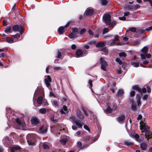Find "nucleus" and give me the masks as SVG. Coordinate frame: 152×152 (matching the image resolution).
<instances>
[{"label": "nucleus", "mask_w": 152, "mask_h": 152, "mask_svg": "<svg viewBox=\"0 0 152 152\" xmlns=\"http://www.w3.org/2000/svg\"><path fill=\"white\" fill-rule=\"evenodd\" d=\"M140 124V129L141 130L142 132H144L145 133V138L148 140L149 139L152 137V134L150 133L149 132V128L146 126L143 122H141Z\"/></svg>", "instance_id": "1"}, {"label": "nucleus", "mask_w": 152, "mask_h": 152, "mask_svg": "<svg viewBox=\"0 0 152 152\" xmlns=\"http://www.w3.org/2000/svg\"><path fill=\"white\" fill-rule=\"evenodd\" d=\"M87 53V51L83 50L80 49H77L75 53L76 57L78 58L85 56Z\"/></svg>", "instance_id": "2"}, {"label": "nucleus", "mask_w": 152, "mask_h": 152, "mask_svg": "<svg viewBox=\"0 0 152 152\" xmlns=\"http://www.w3.org/2000/svg\"><path fill=\"white\" fill-rule=\"evenodd\" d=\"M102 19L103 22L107 25L111 20V16L109 14H104L103 16Z\"/></svg>", "instance_id": "3"}, {"label": "nucleus", "mask_w": 152, "mask_h": 152, "mask_svg": "<svg viewBox=\"0 0 152 152\" xmlns=\"http://www.w3.org/2000/svg\"><path fill=\"white\" fill-rule=\"evenodd\" d=\"M100 60L101 64V69L104 71H106V67L107 66V63L104 59L102 58H100Z\"/></svg>", "instance_id": "4"}, {"label": "nucleus", "mask_w": 152, "mask_h": 152, "mask_svg": "<svg viewBox=\"0 0 152 152\" xmlns=\"http://www.w3.org/2000/svg\"><path fill=\"white\" fill-rule=\"evenodd\" d=\"M83 140L86 142H88L89 144H91L93 142V139L91 137L90 135H86L84 136Z\"/></svg>", "instance_id": "5"}, {"label": "nucleus", "mask_w": 152, "mask_h": 152, "mask_svg": "<svg viewBox=\"0 0 152 152\" xmlns=\"http://www.w3.org/2000/svg\"><path fill=\"white\" fill-rule=\"evenodd\" d=\"M51 81L50 77L49 75L47 76V77L45 79V82L47 86L49 88H51L50 83Z\"/></svg>", "instance_id": "6"}, {"label": "nucleus", "mask_w": 152, "mask_h": 152, "mask_svg": "<svg viewBox=\"0 0 152 152\" xmlns=\"http://www.w3.org/2000/svg\"><path fill=\"white\" fill-rule=\"evenodd\" d=\"M125 117V115H124L122 114L118 117L116 120L118 122L121 123L124 121Z\"/></svg>", "instance_id": "7"}, {"label": "nucleus", "mask_w": 152, "mask_h": 152, "mask_svg": "<svg viewBox=\"0 0 152 152\" xmlns=\"http://www.w3.org/2000/svg\"><path fill=\"white\" fill-rule=\"evenodd\" d=\"M76 126L79 128H82V126L84 124L80 120L77 119V120L75 121L74 123Z\"/></svg>", "instance_id": "8"}, {"label": "nucleus", "mask_w": 152, "mask_h": 152, "mask_svg": "<svg viewBox=\"0 0 152 152\" xmlns=\"http://www.w3.org/2000/svg\"><path fill=\"white\" fill-rule=\"evenodd\" d=\"M94 12V10L92 9L87 8L85 11V13L87 16H89L92 15Z\"/></svg>", "instance_id": "9"}, {"label": "nucleus", "mask_w": 152, "mask_h": 152, "mask_svg": "<svg viewBox=\"0 0 152 152\" xmlns=\"http://www.w3.org/2000/svg\"><path fill=\"white\" fill-rule=\"evenodd\" d=\"M31 123L32 124L36 125L39 123V120L36 117H33L31 120Z\"/></svg>", "instance_id": "10"}, {"label": "nucleus", "mask_w": 152, "mask_h": 152, "mask_svg": "<svg viewBox=\"0 0 152 152\" xmlns=\"http://www.w3.org/2000/svg\"><path fill=\"white\" fill-rule=\"evenodd\" d=\"M77 117L81 119H83L84 116L82 112L80 110H78L77 112Z\"/></svg>", "instance_id": "11"}, {"label": "nucleus", "mask_w": 152, "mask_h": 152, "mask_svg": "<svg viewBox=\"0 0 152 152\" xmlns=\"http://www.w3.org/2000/svg\"><path fill=\"white\" fill-rule=\"evenodd\" d=\"M21 148L18 145L15 146L11 148V152H15V151L18 150H20Z\"/></svg>", "instance_id": "12"}, {"label": "nucleus", "mask_w": 152, "mask_h": 152, "mask_svg": "<svg viewBox=\"0 0 152 152\" xmlns=\"http://www.w3.org/2000/svg\"><path fill=\"white\" fill-rule=\"evenodd\" d=\"M106 44V42H99L96 45V48H99L100 47L104 46Z\"/></svg>", "instance_id": "13"}, {"label": "nucleus", "mask_w": 152, "mask_h": 152, "mask_svg": "<svg viewBox=\"0 0 152 152\" xmlns=\"http://www.w3.org/2000/svg\"><path fill=\"white\" fill-rule=\"evenodd\" d=\"M116 42L115 40H111L107 42V45L110 46H113L115 45Z\"/></svg>", "instance_id": "14"}, {"label": "nucleus", "mask_w": 152, "mask_h": 152, "mask_svg": "<svg viewBox=\"0 0 152 152\" xmlns=\"http://www.w3.org/2000/svg\"><path fill=\"white\" fill-rule=\"evenodd\" d=\"M140 146L142 150H145L147 148V144L145 142H142L140 145Z\"/></svg>", "instance_id": "15"}, {"label": "nucleus", "mask_w": 152, "mask_h": 152, "mask_svg": "<svg viewBox=\"0 0 152 152\" xmlns=\"http://www.w3.org/2000/svg\"><path fill=\"white\" fill-rule=\"evenodd\" d=\"M64 27L61 26L59 27L58 29V34H61L64 32Z\"/></svg>", "instance_id": "16"}, {"label": "nucleus", "mask_w": 152, "mask_h": 152, "mask_svg": "<svg viewBox=\"0 0 152 152\" xmlns=\"http://www.w3.org/2000/svg\"><path fill=\"white\" fill-rule=\"evenodd\" d=\"M148 47L147 46L144 47L141 50V52L145 54H146L148 51Z\"/></svg>", "instance_id": "17"}, {"label": "nucleus", "mask_w": 152, "mask_h": 152, "mask_svg": "<svg viewBox=\"0 0 152 152\" xmlns=\"http://www.w3.org/2000/svg\"><path fill=\"white\" fill-rule=\"evenodd\" d=\"M12 29L14 31L18 32V31L20 29V27L18 25H15L12 27Z\"/></svg>", "instance_id": "18"}, {"label": "nucleus", "mask_w": 152, "mask_h": 152, "mask_svg": "<svg viewBox=\"0 0 152 152\" xmlns=\"http://www.w3.org/2000/svg\"><path fill=\"white\" fill-rule=\"evenodd\" d=\"M134 90H136L140 93H141V89L137 85H135L133 86L132 87Z\"/></svg>", "instance_id": "19"}, {"label": "nucleus", "mask_w": 152, "mask_h": 152, "mask_svg": "<svg viewBox=\"0 0 152 152\" xmlns=\"http://www.w3.org/2000/svg\"><path fill=\"white\" fill-rule=\"evenodd\" d=\"M48 108H41L39 110V113L42 114H45L47 111H48Z\"/></svg>", "instance_id": "20"}, {"label": "nucleus", "mask_w": 152, "mask_h": 152, "mask_svg": "<svg viewBox=\"0 0 152 152\" xmlns=\"http://www.w3.org/2000/svg\"><path fill=\"white\" fill-rule=\"evenodd\" d=\"M67 107L65 105H64L62 109L60 110V112L61 114L66 113L65 112H67Z\"/></svg>", "instance_id": "21"}, {"label": "nucleus", "mask_w": 152, "mask_h": 152, "mask_svg": "<svg viewBox=\"0 0 152 152\" xmlns=\"http://www.w3.org/2000/svg\"><path fill=\"white\" fill-rule=\"evenodd\" d=\"M106 112L107 113H110L113 112V110L112 108L111 107V106H108L107 108L105 110Z\"/></svg>", "instance_id": "22"}, {"label": "nucleus", "mask_w": 152, "mask_h": 152, "mask_svg": "<svg viewBox=\"0 0 152 152\" xmlns=\"http://www.w3.org/2000/svg\"><path fill=\"white\" fill-rule=\"evenodd\" d=\"M124 90L122 89H119L117 92V95L118 96L121 97L124 94Z\"/></svg>", "instance_id": "23"}, {"label": "nucleus", "mask_w": 152, "mask_h": 152, "mask_svg": "<svg viewBox=\"0 0 152 152\" xmlns=\"http://www.w3.org/2000/svg\"><path fill=\"white\" fill-rule=\"evenodd\" d=\"M116 23V22L115 21L113 20L111 22L110 20V22L107 25H110V26L112 27L115 26Z\"/></svg>", "instance_id": "24"}, {"label": "nucleus", "mask_w": 152, "mask_h": 152, "mask_svg": "<svg viewBox=\"0 0 152 152\" xmlns=\"http://www.w3.org/2000/svg\"><path fill=\"white\" fill-rule=\"evenodd\" d=\"M119 56L121 58H125L126 56V53L124 52H121L119 53Z\"/></svg>", "instance_id": "25"}, {"label": "nucleus", "mask_w": 152, "mask_h": 152, "mask_svg": "<svg viewBox=\"0 0 152 152\" xmlns=\"http://www.w3.org/2000/svg\"><path fill=\"white\" fill-rule=\"evenodd\" d=\"M43 100V97L42 96H39L37 99V103L38 104H42Z\"/></svg>", "instance_id": "26"}, {"label": "nucleus", "mask_w": 152, "mask_h": 152, "mask_svg": "<svg viewBox=\"0 0 152 152\" xmlns=\"http://www.w3.org/2000/svg\"><path fill=\"white\" fill-rule=\"evenodd\" d=\"M16 122L20 126H21L22 128H23V127H24L23 125V124L20 121V120L19 118H17L15 120Z\"/></svg>", "instance_id": "27"}, {"label": "nucleus", "mask_w": 152, "mask_h": 152, "mask_svg": "<svg viewBox=\"0 0 152 152\" xmlns=\"http://www.w3.org/2000/svg\"><path fill=\"white\" fill-rule=\"evenodd\" d=\"M124 144L127 146H130L133 144V143L129 141L126 140L124 141Z\"/></svg>", "instance_id": "28"}, {"label": "nucleus", "mask_w": 152, "mask_h": 152, "mask_svg": "<svg viewBox=\"0 0 152 152\" xmlns=\"http://www.w3.org/2000/svg\"><path fill=\"white\" fill-rule=\"evenodd\" d=\"M6 41L7 42L9 43H12L13 42V40L12 37H7L6 38Z\"/></svg>", "instance_id": "29"}, {"label": "nucleus", "mask_w": 152, "mask_h": 152, "mask_svg": "<svg viewBox=\"0 0 152 152\" xmlns=\"http://www.w3.org/2000/svg\"><path fill=\"white\" fill-rule=\"evenodd\" d=\"M28 144L29 145H35V142L34 140H28L27 141Z\"/></svg>", "instance_id": "30"}, {"label": "nucleus", "mask_w": 152, "mask_h": 152, "mask_svg": "<svg viewBox=\"0 0 152 152\" xmlns=\"http://www.w3.org/2000/svg\"><path fill=\"white\" fill-rule=\"evenodd\" d=\"M76 36V34L72 32L69 35V37L71 39H72L75 38Z\"/></svg>", "instance_id": "31"}, {"label": "nucleus", "mask_w": 152, "mask_h": 152, "mask_svg": "<svg viewBox=\"0 0 152 152\" xmlns=\"http://www.w3.org/2000/svg\"><path fill=\"white\" fill-rule=\"evenodd\" d=\"M126 9L131 10H133L134 8V6L133 5H128L125 7Z\"/></svg>", "instance_id": "32"}, {"label": "nucleus", "mask_w": 152, "mask_h": 152, "mask_svg": "<svg viewBox=\"0 0 152 152\" xmlns=\"http://www.w3.org/2000/svg\"><path fill=\"white\" fill-rule=\"evenodd\" d=\"M109 31V30L108 28H104L103 29L102 34H104L108 32Z\"/></svg>", "instance_id": "33"}, {"label": "nucleus", "mask_w": 152, "mask_h": 152, "mask_svg": "<svg viewBox=\"0 0 152 152\" xmlns=\"http://www.w3.org/2000/svg\"><path fill=\"white\" fill-rule=\"evenodd\" d=\"M131 108L133 111H135L137 109L136 105V104L132 103L131 105Z\"/></svg>", "instance_id": "34"}, {"label": "nucleus", "mask_w": 152, "mask_h": 152, "mask_svg": "<svg viewBox=\"0 0 152 152\" xmlns=\"http://www.w3.org/2000/svg\"><path fill=\"white\" fill-rule=\"evenodd\" d=\"M101 1V4L102 5H105L108 3V0H100Z\"/></svg>", "instance_id": "35"}, {"label": "nucleus", "mask_w": 152, "mask_h": 152, "mask_svg": "<svg viewBox=\"0 0 152 152\" xmlns=\"http://www.w3.org/2000/svg\"><path fill=\"white\" fill-rule=\"evenodd\" d=\"M3 142L5 144H8V142L10 141L9 139L7 137L4 138L3 140Z\"/></svg>", "instance_id": "36"}, {"label": "nucleus", "mask_w": 152, "mask_h": 152, "mask_svg": "<svg viewBox=\"0 0 152 152\" xmlns=\"http://www.w3.org/2000/svg\"><path fill=\"white\" fill-rule=\"evenodd\" d=\"M67 141V140L66 139H62L60 140L61 143L63 145H64Z\"/></svg>", "instance_id": "37"}, {"label": "nucleus", "mask_w": 152, "mask_h": 152, "mask_svg": "<svg viewBox=\"0 0 152 152\" xmlns=\"http://www.w3.org/2000/svg\"><path fill=\"white\" fill-rule=\"evenodd\" d=\"M129 30L132 32H135L136 31V29L135 27H132L129 28Z\"/></svg>", "instance_id": "38"}, {"label": "nucleus", "mask_w": 152, "mask_h": 152, "mask_svg": "<svg viewBox=\"0 0 152 152\" xmlns=\"http://www.w3.org/2000/svg\"><path fill=\"white\" fill-rule=\"evenodd\" d=\"M82 109L83 112L84 113L85 115H86V116H88V114L87 111L86 110V109L84 107H82Z\"/></svg>", "instance_id": "39"}, {"label": "nucleus", "mask_w": 152, "mask_h": 152, "mask_svg": "<svg viewBox=\"0 0 152 152\" xmlns=\"http://www.w3.org/2000/svg\"><path fill=\"white\" fill-rule=\"evenodd\" d=\"M96 40H91L88 42V44L89 45H93L96 44Z\"/></svg>", "instance_id": "40"}, {"label": "nucleus", "mask_w": 152, "mask_h": 152, "mask_svg": "<svg viewBox=\"0 0 152 152\" xmlns=\"http://www.w3.org/2000/svg\"><path fill=\"white\" fill-rule=\"evenodd\" d=\"M70 118L73 124L75 122V121L77 120V119H76V118L73 116H70Z\"/></svg>", "instance_id": "41"}, {"label": "nucleus", "mask_w": 152, "mask_h": 152, "mask_svg": "<svg viewBox=\"0 0 152 152\" xmlns=\"http://www.w3.org/2000/svg\"><path fill=\"white\" fill-rule=\"evenodd\" d=\"M43 147L44 149H49V146L45 143H43Z\"/></svg>", "instance_id": "42"}, {"label": "nucleus", "mask_w": 152, "mask_h": 152, "mask_svg": "<svg viewBox=\"0 0 152 152\" xmlns=\"http://www.w3.org/2000/svg\"><path fill=\"white\" fill-rule=\"evenodd\" d=\"M61 53L59 50H58L57 53V56H56V58H60L61 57Z\"/></svg>", "instance_id": "43"}, {"label": "nucleus", "mask_w": 152, "mask_h": 152, "mask_svg": "<svg viewBox=\"0 0 152 152\" xmlns=\"http://www.w3.org/2000/svg\"><path fill=\"white\" fill-rule=\"evenodd\" d=\"M115 61L118 62L120 65H121L122 64V61L119 58H116L115 59Z\"/></svg>", "instance_id": "44"}, {"label": "nucleus", "mask_w": 152, "mask_h": 152, "mask_svg": "<svg viewBox=\"0 0 152 152\" xmlns=\"http://www.w3.org/2000/svg\"><path fill=\"white\" fill-rule=\"evenodd\" d=\"M132 64L135 67H137L139 66V64L138 62H132Z\"/></svg>", "instance_id": "45"}, {"label": "nucleus", "mask_w": 152, "mask_h": 152, "mask_svg": "<svg viewBox=\"0 0 152 152\" xmlns=\"http://www.w3.org/2000/svg\"><path fill=\"white\" fill-rule=\"evenodd\" d=\"M111 106V108H112L113 111H115L116 109L117 106L115 104H113Z\"/></svg>", "instance_id": "46"}, {"label": "nucleus", "mask_w": 152, "mask_h": 152, "mask_svg": "<svg viewBox=\"0 0 152 152\" xmlns=\"http://www.w3.org/2000/svg\"><path fill=\"white\" fill-rule=\"evenodd\" d=\"M84 128L87 130L89 133L91 132V130L86 125H84L83 126Z\"/></svg>", "instance_id": "47"}, {"label": "nucleus", "mask_w": 152, "mask_h": 152, "mask_svg": "<svg viewBox=\"0 0 152 152\" xmlns=\"http://www.w3.org/2000/svg\"><path fill=\"white\" fill-rule=\"evenodd\" d=\"M11 31V28H6L5 30V32L7 33H10Z\"/></svg>", "instance_id": "48"}, {"label": "nucleus", "mask_w": 152, "mask_h": 152, "mask_svg": "<svg viewBox=\"0 0 152 152\" xmlns=\"http://www.w3.org/2000/svg\"><path fill=\"white\" fill-rule=\"evenodd\" d=\"M119 37L118 35H115V36L114 39V40H115V42H116V41H119Z\"/></svg>", "instance_id": "49"}, {"label": "nucleus", "mask_w": 152, "mask_h": 152, "mask_svg": "<svg viewBox=\"0 0 152 152\" xmlns=\"http://www.w3.org/2000/svg\"><path fill=\"white\" fill-rule=\"evenodd\" d=\"M138 31L140 33L143 34L145 33V31L142 28H139L138 29Z\"/></svg>", "instance_id": "50"}, {"label": "nucleus", "mask_w": 152, "mask_h": 152, "mask_svg": "<svg viewBox=\"0 0 152 152\" xmlns=\"http://www.w3.org/2000/svg\"><path fill=\"white\" fill-rule=\"evenodd\" d=\"M86 31V30L85 28H83L80 30V34H83Z\"/></svg>", "instance_id": "51"}, {"label": "nucleus", "mask_w": 152, "mask_h": 152, "mask_svg": "<svg viewBox=\"0 0 152 152\" xmlns=\"http://www.w3.org/2000/svg\"><path fill=\"white\" fill-rule=\"evenodd\" d=\"M77 146L78 147L80 148V149H81V148L82 147V143L80 142H79L77 143Z\"/></svg>", "instance_id": "52"}, {"label": "nucleus", "mask_w": 152, "mask_h": 152, "mask_svg": "<svg viewBox=\"0 0 152 152\" xmlns=\"http://www.w3.org/2000/svg\"><path fill=\"white\" fill-rule=\"evenodd\" d=\"M47 131V129L46 127L44 128L43 129L41 130V132L42 133L44 134Z\"/></svg>", "instance_id": "53"}, {"label": "nucleus", "mask_w": 152, "mask_h": 152, "mask_svg": "<svg viewBox=\"0 0 152 152\" xmlns=\"http://www.w3.org/2000/svg\"><path fill=\"white\" fill-rule=\"evenodd\" d=\"M12 36L14 38L17 39L19 38L20 37V35L19 34L17 33L15 35H13Z\"/></svg>", "instance_id": "54"}, {"label": "nucleus", "mask_w": 152, "mask_h": 152, "mask_svg": "<svg viewBox=\"0 0 152 152\" xmlns=\"http://www.w3.org/2000/svg\"><path fill=\"white\" fill-rule=\"evenodd\" d=\"M101 50L105 53H107L108 52V49L106 48L105 47L101 49Z\"/></svg>", "instance_id": "55"}, {"label": "nucleus", "mask_w": 152, "mask_h": 152, "mask_svg": "<svg viewBox=\"0 0 152 152\" xmlns=\"http://www.w3.org/2000/svg\"><path fill=\"white\" fill-rule=\"evenodd\" d=\"M90 144H89L88 143V144H86V145H83L82 146V147L81 148V149H83L84 148H87L89 146V145Z\"/></svg>", "instance_id": "56"}, {"label": "nucleus", "mask_w": 152, "mask_h": 152, "mask_svg": "<svg viewBox=\"0 0 152 152\" xmlns=\"http://www.w3.org/2000/svg\"><path fill=\"white\" fill-rule=\"evenodd\" d=\"M140 5L138 4H137L135 5L134 6V8L133 9L134 10H137L138 8H140Z\"/></svg>", "instance_id": "57"}, {"label": "nucleus", "mask_w": 152, "mask_h": 152, "mask_svg": "<svg viewBox=\"0 0 152 152\" xmlns=\"http://www.w3.org/2000/svg\"><path fill=\"white\" fill-rule=\"evenodd\" d=\"M135 95V92L134 91H132L130 93V95L131 96H134Z\"/></svg>", "instance_id": "58"}, {"label": "nucleus", "mask_w": 152, "mask_h": 152, "mask_svg": "<svg viewBox=\"0 0 152 152\" xmlns=\"http://www.w3.org/2000/svg\"><path fill=\"white\" fill-rule=\"evenodd\" d=\"M146 54H140V56L141 57V58L142 59H145L146 58Z\"/></svg>", "instance_id": "59"}, {"label": "nucleus", "mask_w": 152, "mask_h": 152, "mask_svg": "<svg viewBox=\"0 0 152 152\" xmlns=\"http://www.w3.org/2000/svg\"><path fill=\"white\" fill-rule=\"evenodd\" d=\"M72 30L73 32V33H75V32H77L78 31V28H73L72 29Z\"/></svg>", "instance_id": "60"}, {"label": "nucleus", "mask_w": 152, "mask_h": 152, "mask_svg": "<svg viewBox=\"0 0 152 152\" xmlns=\"http://www.w3.org/2000/svg\"><path fill=\"white\" fill-rule=\"evenodd\" d=\"M119 18L120 20H125L126 19V18L124 16L122 17H120Z\"/></svg>", "instance_id": "61"}, {"label": "nucleus", "mask_w": 152, "mask_h": 152, "mask_svg": "<svg viewBox=\"0 0 152 152\" xmlns=\"http://www.w3.org/2000/svg\"><path fill=\"white\" fill-rule=\"evenodd\" d=\"M130 14V13L129 12H125L124 13V16H127Z\"/></svg>", "instance_id": "62"}, {"label": "nucleus", "mask_w": 152, "mask_h": 152, "mask_svg": "<svg viewBox=\"0 0 152 152\" xmlns=\"http://www.w3.org/2000/svg\"><path fill=\"white\" fill-rule=\"evenodd\" d=\"M20 34H22L23 32L24 29L20 26Z\"/></svg>", "instance_id": "63"}, {"label": "nucleus", "mask_w": 152, "mask_h": 152, "mask_svg": "<svg viewBox=\"0 0 152 152\" xmlns=\"http://www.w3.org/2000/svg\"><path fill=\"white\" fill-rule=\"evenodd\" d=\"M53 104L55 106L57 107L58 106V103L57 101L56 100H54L53 102Z\"/></svg>", "instance_id": "64"}]
</instances>
